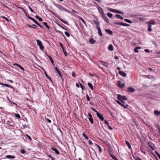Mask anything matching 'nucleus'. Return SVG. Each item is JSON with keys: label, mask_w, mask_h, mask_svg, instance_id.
<instances>
[{"label": "nucleus", "mask_w": 160, "mask_h": 160, "mask_svg": "<svg viewBox=\"0 0 160 160\" xmlns=\"http://www.w3.org/2000/svg\"><path fill=\"white\" fill-rule=\"evenodd\" d=\"M117 98L120 101H121L122 103H124V100H127V98L125 96H122L120 94H118Z\"/></svg>", "instance_id": "1"}, {"label": "nucleus", "mask_w": 160, "mask_h": 160, "mask_svg": "<svg viewBox=\"0 0 160 160\" xmlns=\"http://www.w3.org/2000/svg\"><path fill=\"white\" fill-rule=\"evenodd\" d=\"M36 41L37 42V44L38 46H39L40 49L42 50L43 49L44 47L42 45V43L38 39H36Z\"/></svg>", "instance_id": "2"}, {"label": "nucleus", "mask_w": 160, "mask_h": 160, "mask_svg": "<svg viewBox=\"0 0 160 160\" xmlns=\"http://www.w3.org/2000/svg\"><path fill=\"white\" fill-rule=\"evenodd\" d=\"M114 24H115L121 25L123 26H130V25L127 23H124L123 22H114Z\"/></svg>", "instance_id": "3"}, {"label": "nucleus", "mask_w": 160, "mask_h": 160, "mask_svg": "<svg viewBox=\"0 0 160 160\" xmlns=\"http://www.w3.org/2000/svg\"><path fill=\"white\" fill-rule=\"evenodd\" d=\"M121 82L120 81H118V86L120 88H122L124 87L125 85L124 83H121Z\"/></svg>", "instance_id": "4"}, {"label": "nucleus", "mask_w": 160, "mask_h": 160, "mask_svg": "<svg viewBox=\"0 0 160 160\" xmlns=\"http://www.w3.org/2000/svg\"><path fill=\"white\" fill-rule=\"evenodd\" d=\"M128 91L130 92H133L135 91V89L132 87H129L128 88Z\"/></svg>", "instance_id": "5"}, {"label": "nucleus", "mask_w": 160, "mask_h": 160, "mask_svg": "<svg viewBox=\"0 0 160 160\" xmlns=\"http://www.w3.org/2000/svg\"><path fill=\"white\" fill-rule=\"evenodd\" d=\"M96 27L97 28L98 31V33L99 35L101 36H102V33L101 29L99 26H96Z\"/></svg>", "instance_id": "6"}, {"label": "nucleus", "mask_w": 160, "mask_h": 160, "mask_svg": "<svg viewBox=\"0 0 160 160\" xmlns=\"http://www.w3.org/2000/svg\"><path fill=\"white\" fill-rule=\"evenodd\" d=\"M102 17L103 18L105 21L107 23H109V20L107 17L105 15H102Z\"/></svg>", "instance_id": "7"}, {"label": "nucleus", "mask_w": 160, "mask_h": 160, "mask_svg": "<svg viewBox=\"0 0 160 160\" xmlns=\"http://www.w3.org/2000/svg\"><path fill=\"white\" fill-rule=\"evenodd\" d=\"M97 116L101 120L103 121L104 120V118L100 113H98Z\"/></svg>", "instance_id": "8"}, {"label": "nucleus", "mask_w": 160, "mask_h": 160, "mask_svg": "<svg viewBox=\"0 0 160 160\" xmlns=\"http://www.w3.org/2000/svg\"><path fill=\"white\" fill-rule=\"evenodd\" d=\"M51 149L55 151V153L56 154H59V151H58L57 149L56 148H54V147H52L51 148Z\"/></svg>", "instance_id": "9"}, {"label": "nucleus", "mask_w": 160, "mask_h": 160, "mask_svg": "<svg viewBox=\"0 0 160 160\" xmlns=\"http://www.w3.org/2000/svg\"><path fill=\"white\" fill-rule=\"evenodd\" d=\"M55 70L59 74V76L61 78H62V80H63V79L62 78V76L61 75L60 72L58 70V68L57 67H56L55 68Z\"/></svg>", "instance_id": "10"}, {"label": "nucleus", "mask_w": 160, "mask_h": 160, "mask_svg": "<svg viewBox=\"0 0 160 160\" xmlns=\"http://www.w3.org/2000/svg\"><path fill=\"white\" fill-rule=\"evenodd\" d=\"M28 18L30 19L33 21L36 24H37V23H38L37 21L34 18L30 17L29 16H28Z\"/></svg>", "instance_id": "11"}, {"label": "nucleus", "mask_w": 160, "mask_h": 160, "mask_svg": "<svg viewBox=\"0 0 160 160\" xmlns=\"http://www.w3.org/2000/svg\"><path fill=\"white\" fill-rule=\"evenodd\" d=\"M118 73L120 75H121L122 76H123V77L126 76V73L122 71H119Z\"/></svg>", "instance_id": "12"}, {"label": "nucleus", "mask_w": 160, "mask_h": 160, "mask_svg": "<svg viewBox=\"0 0 160 160\" xmlns=\"http://www.w3.org/2000/svg\"><path fill=\"white\" fill-rule=\"evenodd\" d=\"M13 65L17 66L19 67V68H20L21 69H22V70L23 71H24V68L22 67L21 65L18 64V63H14V64H13Z\"/></svg>", "instance_id": "13"}, {"label": "nucleus", "mask_w": 160, "mask_h": 160, "mask_svg": "<svg viewBox=\"0 0 160 160\" xmlns=\"http://www.w3.org/2000/svg\"><path fill=\"white\" fill-rule=\"evenodd\" d=\"M108 49L110 51H112L113 50V46L112 44L109 45L108 47Z\"/></svg>", "instance_id": "14"}, {"label": "nucleus", "mask_w": 160, "mask_h": 160, "mask_svg": "<svg viewBox=\"0 0 160 160\" xmlns=\"http://www.w3.org/2000/svg\"><path fill=\"white\" fill-rule=\"evenodd\" d=\"M33 26H32L31 25H29V24H28L27 26L29 28H36L37 26L35 25V24H33Z\"/></svg>", "instance_id": "15"}, {"label": "nucleus", "mask_w": 160, "mask_h": 160, "mask_svg": "<svg viewBox=\"0 0 160 160\" xmlns=\"http://www.w3.org/2000/svg\"><path fill=\"white\" fill-rule=\"evenodd\" d=\"M58 19L62 22H63L65 24H68V22H66L65 21L63 20V19H62V18H61L60 17H58Z\"/></svg>", "instance_id": "16"}, {"label": "nucleus", "mask_w": 160, "mask_h": 160, "mask_svg": "<svg viewBox=\"0 0 160 160\" xmlns=\"http://www.w3.org/2000/svg\"><path fill=\"white\" fill-rule=\"evenodd\" d=\"M105 31L108 34L110 35H112V32L110 29H106Z\"/></svg>", "instance_id": "17"}, {"label": "nucleus", "mask_w": 160, "mask_h": 160, "mask_svg": "<svg viewBox=\"0 0 160 160\" xmlns=\"http://www.w3.org/2000/svg\"><path fill=\"white\" fill-rule=\"evenodd\" d=\"M88 85L92 90H93V87L91 83L88 82Z\"/></svg>", "instance_id": "18"}, {"label": "nucleus", "mask_w": 160, "mask_h": 160, "mask_svg": "<svg viewBox=\"0 0 160 160\" xmlns=\"http://www.w3.org/2000/svg\"><path fill=\"white\" fill-rule=\"evenodd\" d=\"M6 158L10 159H13L15 158V156H14L8 155L6 156Z\"/></svg>", "instance_id": "19"}, {"label": "nucleus", "mask_w": 160, "mask_h": 160, "mask_svg": "<svg viewBox=\"0 0 160 160\" xmlns=\"http://www.w3.org/2000/svg\"><path fill=\"white\" fill-rule=\"evenodd\" d=\"M154 113L157 116H159L160 115V112L157 110H155L154 111Z\"/></svg>", "instance_id": "20"}, {"label": "nucleus", "mask_w": 160, "mask_h": 160, "mask_svg": "<svg viewBox=\"0 0 160 160\" xmlns=\"http://www.w3.org/2000/svg\"><path fill=\"white\" fill-rule=\"evenodd\" d=\"M125 103V102H124V103H122V104L121 105L124 108L126 109L127 108H128V104H126L125 105H124V104Z\"/></svg>", "instance_id": "21"}, {"label": "nucleus", "mask_w": 160, "mask_h": 160, "mask_svg": "<svg viewBox=\"0 0 160 160\" xmlns=\"http://www.w3.org/2000/svg\"><path fill=\"white\" fill-rule=\"evenodd\" d=\"M89 42L91 44H93L95 42V41L92 38H90L89 40Z\"/></svg>", "instance_id": "22"}, {"label": "nucleus", "mask_w": 160, "mask_h": 160, "mask_svg": "<svg viewBox=\"0 0 160 160\" xmlns=\"http://www.w3.org/2000/svg\"><path fill=\"white\" fill-rule=\"evenodd\" d=\"M99 12L100 13L102 14V15H104V12L102 9L100 8L99 9Z\"/></svg>", "instance_id": "23"}, {"label": "nucleus", "mask_w": 160, "mask_h": 160, "mask_svg": "<svg viewBox=\"0 0 160 160\" xmlns=\"http://www.w3.org/2000/svg\"><path fill=\"white\" fill-rule=\"evenodd\" d=\"M126 144L129 149H130L131 148V146L129 142L128 141H126Z\"/></svg>", "instance_id": "24"}, {"label": "nucleus", "mask_w": 160, "mask_h": 160, "mask_svg": "<svg viewBox=\"0 0 160 160\" xmlns=\"http://www.w3.org/2000/svg\"><path fill=\"white\" fill-rule=\"evenodd\" d=\"M101 63L102 65H103L105 67H108V64L107 63H106L105 62H104L103 61H101Z\"/></svg>", "instance_id": "25"}, {"label": "nucleus", "mask_w": 160, "mask_h": 160, "mask_svg": "<svg viewBox=\"0 0 160 160\" xmlns=\"http://www.w3.org/2000/svg\"><path fill=\"white\" fill-rule=\"evenodd\" d=\"M116 16L117 18H120L122 20H123V18L121 17L120 15L119 14H116Z\"/></svg>", "instance_id": "26"}, {"label": "nucleus", "mask_w": 160, "mask_h": 160, "mask_svg": "<svg viewBox=\"0 0 160 160\" xmlns=\"http://www.w3.org/2000/svg\"><path fill=\"white\" fill-rule=\"evenodd\" d=\"M92 21L95 24L97 25V26H99L100 23L98 21H96L95 20H93Z\"/></svg>", "instance_id": "27"}, {"label": "nucleus", "mask_w": 160, "mask_h": 160, "mask_svg": "<svg viewBox=\"0 0 160 160\" xmlns=\"http://www.w3.org/2000/svg\"><path fill=\"white\" fill-rule=\"evenodd\" d=\"M152 25L150 24L149 25L148 28V30L149 32H151L152 31V29L151 28Z\"/></svg>", "instance_id": "28"}, {"label": "nucleus", "mask_w": 160, "mask_h": 160, "mask_svg": "<svg viewBox=\"0 0 160 160\" xmlns=\"http://www.w3.org/2000/svg\"><path fill=\"white\" fill-rule=\"evenodd\" d=\"M124 20L125 21L128 23H132V21L129 19H124Z\"/></svg>", "instance_id": "29"}, {"label": "nucleus", "mask_w": 160, "mask_h": 160, "mask_svg": "<svg viewBox=\"0 0 160 160\" xmlns=\"http://www.w3.org/2000/svg\"><path fill=\"white\" fill-rule=\"evenodd\" d=\"M82 136L87 140L88 139V138L87 136L86 135L85 133H82Z\"/></svg>", "instance_id": "30"}, {"label": "nucleus", "mask_w": 160, "mask_h": 160, "mask_svg": "<svg viewBox=\"0 0 160 160\" xmlns=\"http://www.w3.org/2000/svg\"><path fill=\"white\" fill-rule=\"evenodd\" d=\"M96 146L98 148L99 152H102V151L101 148V147H100V146L99 145H98L97 144H96Z\"/></svg>", "instance_id": "31"}, {"label": "nucleus", "mask_w": 160, "mask_h": 160, "mask_svg": "<svg viewBox=\"0 0 160 160\" xmlns=\"http://www.w3.org/2000/svg\"><path fill=\"white\" fill-rule=\"evenodd\" d=\"M111 157L112 158L114 159V160H118V159L117 158L116 156L113 155H111Z\"/></svg>", "instance_id": "32"}, {"label": "nucleus", "mask_w": 160, "mask_h": 160, "mask_svg": "<svg viewBox=\"0 0 160 160\" xmlns=\"http://www.w3.org/2000/svg\"><path fill=\"white\" fill-rule=\"evenodd\" d=\"M14 115L18 118L19 119L20 118V116L19 114L17 113H14Z\"/></svg>", "instance_id": "33"}, {"label": "nucleus", "mask_w": 160, "mask_h": 160, "mask_svg": "<svg viewBox=\"0 0 160 160\" xmlns=\"http://www.w3.org/2000/svg\"><path fill=\"white\" fill-rule=\"evenodd\" d=\"M107 14L109 18H111L113 15L112 14L110 13H108Z\"/></svg>", "instance_id": "34"}, {"label": "nucleus", "mask_w": 160, "mask_h": 160, "mask_svg": "<svg viewBox=\"0 0 160 160\" xmlns=\"http://www.w3.org/2000/svg\"><path fill=\"white\" fill-rule=\"evenodd\" d=\"M80 85L82 90H84L85 89V88L83 87V85L81 83H80Z\"/></svg>", "instance_id": "35"}, {"label": "nucleus", "mask_w": 160, "mask_h": 160, "mask_svg": "<svg viewBox=\"0 0 160 160\" xmlns=\"http://www.w3.org/2000/svg\"><path fill=\"white\" fill-rule=\"evenodd\" d=\"M43 24L45 25L46 27L48 29H49L50 28L47 25V23L46 22H44L43 23Z\"/></svg>", "instance_id": "36"}, {"label": "nucleus", "mask_w": 160, "mask_h": 160, "mask_svg": "<svg viewBox=\"0 0 160 160\" xmlns=\"http://www.w3.org/2000/svg\"><path fill=\"white\" fill-rule=\"evenodd\" d=\"M89 121H90V123L92 124L93 123V118H89Z\"/></svg>", "instance_id": "37"}, {"label": "nucleus", "mask_w": 160, "mask_h": 160, "mask_svg": "<svg viewBox=\"0 0 160 160\" xmlns=\"http://www.w3.org/2000/svg\"><path fill=\"white\" fill-rule=\"evenodd\" d=\"M80 19L82 21V22L84 23V24L86 25L87 26L84 20V19H83L82 18L79 17Z\"/></svg>", "instance_id": "38"}, {"label": "nucleus", "mask_w": 160, "mask_h": 160, "mask_svg": "<svg viewBox=\"0 0 160 160\" xmlns=\"http://www.w3.org/2000/svg\"><path fill=\"white\" fill-rule=\"evenodd\" d=\"M18 8L21 9L23 11V12H24V13H26V10L23 8H22L21 7H18Z\"/></svg>", "instance_id": "39"}, {"label": "nucleus", "mask_w": 160, "mask_h": 160, "mask_svg": "<svg viewBox=\"0 0 160 160\" xmlns=\"http://www.w3.org/2000/svg\"><path fill=\"white\" fill-rule=\"evenodd\" d=\"M4 86H6V87H9V88H13L12 86H10L9 85H8V84H5L4 85Z\"/></svg>", "instance_id": "40"}, {"label": "nucleus", "mask_w": 160, "mask_h": 160, "mask_svg": "<svg viewBox=\"0 0 160 160\" xmlns=\"http://www.w3.org/2000/svg\"><path fill=\"white\" fill-rule=\"evenodd\" d=\"M108 10L111 12H115V11L116 10L113 9L111 8H108Z\"/></svg>", "instance_id": "41"}, {"label": "nucleus", "mask_w": 160, "mask_h": 160, "mask_svg": "<svg viewBox=\"0 0 160 160\" xmlns=\"http://www.w3.org/2000/svg\"><path fill=\"white\" fill-rule=\"evenodd\" d=\"M48 57L50 59V61H51V62L52 63V64H53L54 63V61H53V60L52 59V58H51V56H48Z\"/></svg>", "instance_id": "42"}, {"label": "nucleus", "mask_w": 160, "mask_h": 160, "mask_svg": "<svg viewBox=\"0 0 160 160\" xmlns=\"http://www.w3.org/2000/svg\"><path fill=\"white\" fill-rule=\"evenodd\" d=\"M65 34L67 37H68L70 36V34L67 32H65Z\"/></svg>", "instance_id": "43"}, {"label": "nucleus", "mask_w": 160, "mask_h": 160, "mask_svg": "<svg viewBox=\"0 0 160 160\" xmlns=\"http://www.w3.org/2000/svg\"><path fill=\"white\" fill-rule=\"evenodd\" d=\"M115 12L118 13L119 14H123V13L122 12L120 11L119 10H116Z\"/></svg>", "instance_id": "44"}, {"label": "nucleus", "mask_w": 160, "mask_h": 160, "mask_svg": "<svg viewBox=\"0 0 160 160\" xmlns=\"http://www.w3.org/2000/svg\"><path fill=\"white\" fill-rule=\"evenodd\" d=\"M28 8L32 12L35 13L33 10L29 6H28Z\"/></svg>", "instance_id": "45"}, {"label": "nucleus", "mask_w": 160, "mask_h": 160, "mask_svg": "<svg viewBox=\"0 0 160 160\" xmlns=\"http://www.w3.org/2000/svg\"><path fill=\"white\" fill-rule=\"evenodd\" d=\"M155 24V22L153 21H152L149 23V25L150 24V25H152V24Z\"/></svg>", "instance_id": "46"}, {"label": "nucleus", "mask_w": 160, "mask_h": 160, "mask_svg": "<svg viewBox=\"0 0 160 160\" xmlns=\"http://www.w3.org/2000/svg\"><path fill=\"white\" fill-rule=\"evenodd\" d=\"M45 119L47 121H48L49 123H50L51 122V120L48 119V118H46V116H45Z\"/></svg>", "instance_id": "47"}, {"label": "nucleus", "mask_w": 160, "mask_h": 160, "mask_svg": "<svg viewBox=\"0 0 160 160\" xmlns=\"http://www.w3.org/2000/svg\"><path fill=\"white\" fill-rule=\"evenodd\" d=\"M22 154H24L25 152V150L23 149H22L20 150Z\"/></svg>", "instance_id": "48"}, {"label": "nucleus", "mask_w": 160, "mask_h": 160, "mask_svg": "<svg viewBox=\"0 0 160 160\" xmlns=\"http://www.w3.org/2000/svg\"><path fill=\"white\" fill-rule=\"evenodd\" d=\"M56 32H58V33H60L61 34H62V36H63L64 37V36L63 35V33L61 31H59V30H56Z\"/></svg>", "instance_id": "49"}, {"label": "nucleus", "mask_w": 160, "mask_h": 160, "mask_svg": "<svg viewBox=\"0 0 160 160\" xmlns=\"http://www.w3.org/2000/svg\"><path fill=\"white\" fill-rule=\"evenodd\" d=\"M48 156L52 160H55V159L54 158H53L51 155H48Z\"/></svg>", "instance_id": "50"}, {"label": "nucleus", "mask_w": 160, "mask_h": 160, "mask_svg": "<svg viewBox=\"0 0 160 160\" xmlns=\"http://www.w3.org/2000/svg\"><path fill=\"white\" fill-rule=\"evenodd\" d=\"M86 97L87 100L88 101H89L90 100V98H89V96H88V94H86Z\"/></svg>", "instance_id": "51"}, {"label": "nucleus", "mask_w": 160, "mask_h": 160, "mask_svg": "<svg viewBox=\"0 0 160 160\" xmlns=\"http://www.w3.org/2000/svg\"><path fill=\"white\" fill-rule=\"evenodd\" d=\"M135 159L136 160H142L141 158L137 157L135 158Z\"/></svg>", "instance_id": "52"}, {"label": "nucleus", "mask_w": 160, "mask_h": 160, "mask_svg": "<svg viewBox=\"0 0 160 160\" xmlns=\"http://www.w3.org/2000/svg\"><path fill=\"white\" fill-rule=\"evenodd\" d=\"M26 136L27 137V138L30 140V141H31L32 140V138H31L28 135V134H26Z\"/></svg>", "instance_id": "53"}, {"label": "nucleus", "mask_w": 160, "mask_h": 160, "mask_svg": "<svg viewBox=\"0 0 160 160\" xmlns=\"http://www.w3.org/2000/svg\"><path fill=\"white\" fill-rule=\"evenodd\" d=\"M45 75L48 78H49V79L51 80V79L49 78V76L48 75V74H47L46 72H45Z\"/></svg>", "instance_id": "54"}, {"label": "nucleus", "mask_w": 160, "mask_h": 160, "mask_svg": "<svg viewBox=\"0 0 160 160\" xmlns=\"http://www.w3.org/2000/svg\"><path fill=\"white\" fill-rule=\"evenodd\" d=\"M134 52H138V49L136 48L134 49Z\"/></svg>", "instance_id": "55"}, {"label": "nucleus", "mask_w": 160, "mask_h": 160, "mask_svg": "<svg viewBox=\"0 0 160 160\" xmlns=\"http://www.w3.org/2000/svg\"><path fill=\"white\" fill-rule=\"evenodd\" d=\"M116 101L120 105L122 104V102H121L118 100H116Z\"/></svg>", "instance_id": "56"}, {"label": "nucleus", "mask_w": 160, "mask_h": 160, "mask_svg": "<svg viewBox=\"0 0 160 160\" xmlns=\"http://www.w3.org/2000/svg\"><path fill=\"white\" fill-rule=\"evenodd\" d=\"M104 122L106 124H107V125H109V123L107 120H105L104 121Z\"/></svg>", "instance_id": "57"}, {"label": "nucleus", "mask_w": 160, "mask_h": 160, "mask_svg": "<svg viewBox=\"0 0 160 160\" xmlns=\"http://www.w3.org/2000/svg\"><path fill=\"white\" fill-rule=\"evenodd\" d=\"M88 142L89 144L91 145L92 143V141L90 140H89L88 141Z\"/></svg>", "instance_id": "58"}, {"label": "nucleus", "mask_w": 160, "mask_h": 160, "mask_svg": "<svg viewBox=\"0 0 160 160\" xmlns=\"http://www.w3.org/2000/svg\"><path fill=\"white\" fill-rule=\"evenodd\" d=\"M139 19L141 21H143L144 20V18H143L140 17L139 18Z\"/></svg>", "instance_id": "59"}, {"label": "nucleus", "mask_w": 160, "mask_h": 160, "mask_svg": "<svg viewBox=\"0 0 160 160\" xmlns=\"http://www.w3.org/2000/svg\"><path fill=\"white\" fill-rule=\"evenodd\" d=\"M88 116L90 117L89 118H92V115L90 113H88Z\"/></svg>", "instance_id": "60"}, {"label": "nucleus", "mask_w": 160, "mask_h": 160, "mask_svg": "<svg viewBox=\"0 0 160 160\" xmlns=\"http://www.w3.org/2000/svg\"><path fill=\"white\" fill-rule=\"evenodd\" d=\"M108 128L111 130H112L113 129V128H112L110 126H109V125H108Z\"/></svg>", "instance_id": "61"}, {"label": "nucleus", "mask_w": 160, "mask_h": 160, "mask_svg": "<svg viewBox=\"0 0 160 160\" xmlns=\"http://www.w3.org/2000/svg\"><path fill=\"white\" fill-rule=\"evenodd\" d=\"M2 18L5 19V20H6L7 21H9V20L7 18H6L5 17H4V16H3L2 17Z\"/></svg>", "instance_id": "62"}, {"label": "nucleus", "mask_w": 160, "mask_h": 160, "mask_svg": "<svg viewBox=\"0 0 160 160\" xmlns=\"http://www.w3.org/2000/svg\"><path fill=\"white\" fill-rule=\"evenodd\" d=\"M144 51L148 53L149 52V50L148 49H145Z\"/></svg>", "instance_id": "63"}, {"label": "nucleus", "mask_w": 160, "mask_h": 160, "mask_svg": "<svg viewBox=\"0 0 160 160\" xmlns=\"http://www.w3.org/2000/svg\"><path fill=\"white\" fill-rule=\"evenodd\" d=\"M39 27L41 28H42V27L41 26V25L38 22L37 23V24H36Z\"/></svg>", "instance_id": "64"}]
</instances>
